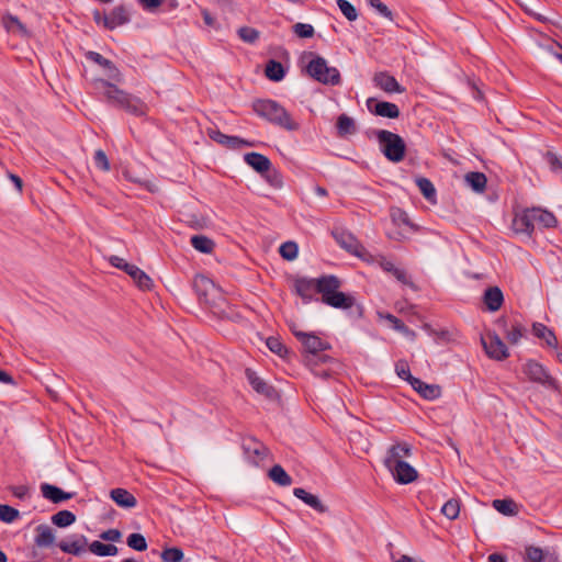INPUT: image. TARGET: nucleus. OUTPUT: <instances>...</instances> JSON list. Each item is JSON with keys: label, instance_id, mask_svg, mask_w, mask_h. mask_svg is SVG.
<instances>
[{"label": "nucleus", "instance_id": "nucleus-1", "mask_svg": "<svg viewBox=\"0 0 562 562\" xmlns=\"http://www.w3.org/2000/svg\"><path fill=\"white\" fill-rule=\"evenodd\" d=\"M555 216L540 207H532L517 213L513 220V229L518 234L531 236L536 227H554Z\"/></svg>", "mask_w": 562, "mask_h": 562}, {"label": "nucleus", "instance_id": "nucleus-2", "mask_svg": "<svg viewBox=\"0 0 562 562\" xmlns=\"http://www.w3.org/2000/svg\"><path fill=\"white\" fill-rule=\"evenodd\" d=\"M111 80L99 79L98 82L104 89L103 95L111 104L122 108L135 115H143L147 111V106L138 98L117 88Z\"/></svg>", "mask_w": 562, "mask_h": 562}, {"label": "nucleus", "instance_id": "nucleus-3", "mask_svg": "<svg viewBox=\"0 0 562 562\" xmlns=\"http://www.w3.org/2000/svg\"><path fill=\"white\" fill-rule=\"evenodd\" d=\"M252 109L257 115L282 128L288 131L299 130V123H296L289 112L276 101L257 100L254 102Z\"/></svg>", "mask_w": 562, "mask_h": 562}, {"label": "nucleus", "instance_id": "nucleus-4", "mask_svg": "<svg viewBox=\"0 0 562 562\" xmlns=\"http://www.w3.org/2000/svg\"><path fill=\"white\" fill-rule=\"evenodd\" d=\"M294 336L301 341L304 350L306 351L305 362L308 367L317 362H326L329 360L327 356H318V352L329 348L327 341L321 339L313 333H305L302 330H294Z\"/></svg>", "mask_w": 562, "mask_h": 562}, {"label": "nucleus", "instance_id": "nucleus-5", "mask_svg": "<svg viewBox=\"0 0 562 562\" xmlns=\"http://www.w3.org/2000/svg\"><path fill=\"white\" fill-rule=\"evenodd\" d=\"M376 136L380 148L389 160L393 162L403 160L406 146L400 135L382 130L378 132Z\"/></svg>", "mask_w": 562, "mask_h": 562}, {"label": "nucleus", "instance_id": "nucleus-6", "mask_svg": "<svg viewBox=\"0 0 562 562\" xmlns=\"http://www.w3.org/2000/svg\"><path fill=\"white\" fill-rule=\"evenodd\" d=\"M306 69L312 78L322 83L335 86L340 82V74L338 69L335 67H329L323 57H314L308 63Z\"/></svg>", "mask_w": 562, "mask_h": 562}, {"label": "nucleus", "instance_id": "nucleus-7", "mask_svg": "<svg viewBox=\"0 0 562 562\" xmlns=\"http://www.w3.org/2000/svg\"><path fill=\"white\" fill-rule=\"evenodd\" d=\"M486 355L497 361H502L509 356L508 349L499 336L495 333H487L481 338Z\"/></svg>", "mask_w": 562, "mask_h": 562}, {"label": "nucleus", "instance_id": "nucleus-8", "mask_svg": "<svg viewBox=\"0 0 562 562\" xmlns=\"http://www.w3.org/2000/svg\"><path fill=\"white\" fill-rule=\"evenodd\" d=\"M333 234L341 248L359 258H366L367 250L351 233L344 229H336Z\"/></svg>", "mask_w": 562, "mask_h": 562}, {"label": "nucleus", "instance_id": "nucleus-9", "mask_svg": "<svg viewBox=\"0 0 562 562\" xmlns=\"http://www.w3.org/2000/svg\"><path fill=\"white\" fill-rule=\"evenodd\" d=\"M86 57L87 59L100 66L104 77L106 78L105 80H111L113 82L123 81V76L117 67L111 60L104 58L101 54L90 50L86 53Z\"/></svg>", "mask_w": 562, "mask_h": 562}, {"label": "nucleus", "instance_id": "nucleus-10", "mask_svg": "<svg viewBox=\"0 0 562 562\" xmlns=\"http://www.w3.org/2000/svg\"><path fill=\"white\" fill-rule=\"evenodd\" d=\"M387 470L392 473L394 480L400 484H409L416 481L418 477L417 470L405 460L395 463V465Z\"/></svg>", "mask_w": 562, "mask_h": 562}, {"label": "nucleus", "instance_id": "nucleus-11", "mask_svg": "<svg viewBox=\"0 0 562 562\" xmlns=\"http://www.w3.org/2000/svg\"><path fill=\"white\" fill-rule=\"evenodd\" d=\"M372 81L374 86L386 93H403L405 88L402 87L397 80L385 71L376 72Z\"/></svg>", "mask_w": 562, "mask_h": 562}, {"label": "nucleus", "instance_id": "nucleus-12", "mask_svg": "<svg viewBox=\"0 0 562 562\" xmlns=\"http://www.w3.org/2000/svg\"><path fill=\"white\" fill-rule=\"evenodd\" d=\"M411 453L412 449L408 443H395L387 449L386 456L384 458V465L386 469H390L395 465V463L404 461L411 456Z\"/></svg>", "mask_w": 562, "mask_h": 562}, {"label": "nucleus", "instance_id": "nucleus-13", "mask_svg": "<svg viewBox=\"0 0 562 562\" xmlns=\"http://www.w3.org/2000/svg\"><path fill=\"white\" fill-rule=\"evenodd\" d=\"M525 562H557L558 554L550 549H541L536 546H527L524 554Z\"/></svg>", "mask_w": 562, "mask_h": 562}, {"label": "nucleus", "instance_id": "nucleus-14", "mask_svg": "<svg viewBox=\"0 0 562 562\" xmlns=\"http://www.w3.org/2000/svg\"><path fill=\"white\" fill-rule=\"evenodd\" d=\"M367 105H368V109L375 115L389 117V119H397L400 116L398 106L394 103L386 102V101L378 102L371 98V99H368Z\"/></svg>", "mask_w": 562, "mask_h": 562}, {"label": "nucleus", "instance_id": "nucleus-15", "mask_svg": "<svg viewBox=\"0 0 562 562\" xmlns=\"http://www.w3.org/2000/svg\"><path fill=\"white\" fill-rule=\"evenodd\" d=\"M88 540L85 536H71L58 543L59 549L68 554L81 555L86 552Z\"/></svg>", "mask_w": 562, "mask_h": 562}, {"label": "nucleus", "instance_id": "nucleus-16", "mask_svg": "<svg viewBox=\"0 0 562 562\" xmlns=\"http://www.w3.org/2000/svg\"><path fill=\"white\" fill-rule=\"evenodd\" d=\"M244 451L247 458L255 464H258L268 456L267 447L262 442L252 438L247 439L244 442Z\"/></svg>", "mask_w": 562, "mask_h": 562}, {"label": "nucleus", "instance_id": "nucleus-17", "mask_svg": "<svg viewBox=\"0 0 562 562\" xmlns=\"http://www.w3.org/2000/svg\"><path fill=\"white\" fill-rule=\"evenodd\" d=\"M522 371L533 382L541 384H549L551 382L544 368L536 361L530 360L526 362Z\"/></svg>", "mask_w": 562, "mask_h": 562}, {"label": "nucleus", "instance_id": "nucleus-18", "mask_svg": "<svg viewBox=\"0 0 562 562\" xmlns=\"http://www.w3.org/2000/svg\"><path fill=\"white\" fill-rule=\"evenodd\" d=\"M130 20L128 11L124 7H116L109 15L103 18V26L113 30L120 25L127 23Z\"/></svg>", "mask_w": 562, "mask_h": 562}, {"label": "nucleus", "instance_id": "nucleus-19", "mask_svg": "<svg viewBox=\"0 0 562 562\" xmlns=\"http://www.w3.org/2000/svg\"><path fill=\"white\" fill-rule=\"evenodd\" d=\"M294 289L297 295L308 302L317 292V279L299 278L294 281Z\"/></svg>", "mask_w": 562, "mask_h": 562}, {"label": "nucleus", "instance_id": "nucleus-20", "mask_svg": "<svg viewBox=\"0 0 562 562\" xmlns=\"http://www.w3.org/2000/svg\"><path fill=\"white\" fill-rule=\"evenodd\" d=\"M340 288V281L335 276H325L317 279V292L322 294V301L326 300V296H330L336 293Z\"/></svg>", "mask_w": 562, "mask_h": 562}, {"label": "nucleus", "instance_id": "nucleus-21", "mask_svg": "<svg viewBox=\"0 0 562 562\" xmlns=\"http://www.w3.org/2000/svg\"><path fill=\"white\" fill-rule=\"evenodd\" d=\"M483 302L490 312H496L503 305V292L498 286H490L484 292Z\"/></svg>", "mask_w": 562, "mask_h": 562}, {"label": "nucleus", "instance_id": "nucleus-22", "mask_svg": "<svg viewBox=\"0 0 562 562\" xmlns=\"http://www.w3.org/2000/svg\"><path fill=\"white\" fill-rule=\"evenodd\" d=\"M244 160L260 175H265L271 168V161L269 158L259 153H248L244 156Z\"/></svg>", "mask_w": 562, "mask_h": 562}, {"label": "nucleus", "instance_id": "nucleus-23", "mask_svg": "<svg viewBox=\"0 0 562 562\" xmlns=\"http://www.w3.org/2000/svg\"><path fill=\"white\" fill-rule=\"evenodd\" d=\"M41 492L46 499H49L55 504L72 498L71 493L64 492L61 488L48 483L41 485Z\"/></svg>", "mask_w": 562, "mask_h": 562}, {"label": "nucleus", "instance_id": "nucleus-24", "mask_svg": "<svg viewBox=\"0 0 562 562\" xmlns=\"http://www.w3.org/2000/svg\"><path fill=\"white\" fill-rule=\"evenodd\" d=\"M293 494L295 497L304 502L307 506L312 507L316 512H327V507L322 503V501L316 495L306 492L304 488L296 487L293 490Z\"/></svg>", "mask_w": 562, "mask_h": 562}, {"label": "nucleus", "instance_id": "nucleus-25", "mask_svg": "<svg viewBox=\"0 0 562 562\" xmlns=\"http://www.w3.org/2000/svg\"><path fill=\"white\" fill-rule=\"evenodd\" d=\"M110 496L117 506L123 508H133L137 505L135 496L125 488H114L110 492Z\"/></svg>", "mask_w": 562, "mask_h": 562}, {"label": "nucleus", "instance_id": "nucleus-26", "mask_svg": "<svg viewBox=\"0 0 562 562\" xmlns=\"http://www.w3.org/2000/svg\"><path fill=\"white\" fill-rule=\"evenodd\" d=\"M412 386L426 400H436L441 395V390L438 385L427 384L419 379H414Z\"/></svg>", "mask_w": 562, "mask_h": 562}, {"label": "nucleus", "instance_id": "nucleus-27", "mask_svg": "<svg viewBox=\"0 0 562 562\" xmlns=\"http://www.w3.org/2000/svg\"><path fill=\"white\" fill-rule=\"evenodd\" d=\"M325 304L335 307L347 310L355 304V299L351 295L345 294L339 290L330 296H326Z\"/></svg>", "mask_w": 562, "mask_h": 562}, {"label": "nucleus", "instance_id": "nucleus-28", "mask_svg": "<svg viewBox=\"0 0 562 562\" xmlns=\"http://www.w3.org/2000/svg\"><path fill=\"white\" fill-rule=\"evenodd\" d=\"M140 290H149L153 286V280L137 266L132 265L126 272Z\"/></svg>", "mask_w": 562, "mask_h": 562}, {"label": "nucleus", "instance_id": "nucleus-29", "mask_svg": "<svg viewBox=\"0 0 562 562\" xmlns=\"http://www.w3.org/2000/svg\"><path fill=\"white\" fill-rule=\"evenodd\" d=\"M532 333L536 337L543 339L549 347L555 348L558 345L554 333L541 323L532 325Z\"/></svg>", "mask_w": 562, "mask_h": 562}, {"label": "nucleus", "instance_id": "nucleus-30", "mask_svg": "<svg viewBox=\"0 0 562 562\" xmlns=\"http://www.w3.org/2000/svg\"><path fill=\"white\" fill-rule=\"evenodd\" d=\"M247 379L250 385L260 394H265L266 396H271L273 393V389L269 386L261 378L256 375V373L251 370H246Z\"/></svg>", "mask_w": 562, "mask_h": 562}, {"label": "nucleus", "instance_id": "nucleus-31", "mask_svg": "<svg viewBox=\"0 0 562 562\" xmlns=\"http://www.w3.org/2000/svg\"><path fill=\"white\" fill-rule=\"evenodd\" d=\"M269 477L280 486H289L292 484L291 476L279 464H276L270 469Z\"/></svg>", "mask_w": 562, "mask_h": 562}, {"label": "nucleus", "instance_id": "nucleus-32", "mask_svg": "<svg viewBox=\"0 0 562 562\" xmlns=\"http://www.w3.org/2000/svg\"><path fill=\"white\" fill-rule=\"evenodd\" d=\"M2 24L9 32L19 33L24 36L29 35L26 27L19 21L16 16L10 14L3 16Z\"/></svg>", "mask_w": 562, "mask_h": 562}, {"label": "nucleus", "instance_id": "nucleus-33", "mask_svg": "<svg viewBox=\"0 0 562 562\" xmlns=\"http://www.w3.org/2000/svg\"><path fill=\"white\" fill-rule=\"evenodd\" d=\"M465 182L476 192H483L486 187V177L482 172H469L465 175Z\"/></svg>", "mask_w": 562, "mask_h": 562}, {"label": "nucleus", "instance_id": "nucleus-34", "mask_svg": "<svg viewBox=\"0 0 562 562\" xmlns=\"http://www.w3.org/2000/svg\"><path fill=\"white\" fill-rule=\"evenodd\" d=\"M191 245L194 249L203 254L212 252L214 248V243L206 236L203 235H194L191 237Z\"/></svg>", "mask_w": 562, "mask_h": 562}, {"label": "nucleus", "instance_id": "nucleus-35", "mask_svg": "<svg viewBox=\"0 0 562 562\" xmlns=\"http://www.w3.org/2000/svg\"><path fill=\"white\" fill-rule=\"evenodd\" d=\"M504 334L508 342L516 345L525 336L526 328L519 323H514L509 328L504 330Z\"/></svg>", "mask_w": 562, "mask_h": 562}, {"label": "nucleus", "instance_id": "nucleus-36", "mask_svg": "<svg viewBox=\"0 0 562 562\" xmlns=\"http://www.w3.org/2000/svg\"><path fill=\"white\" fill-rule=\"evenodd\" d=\"M265 74L270 80L280 81L284 77V68L281 63L269 60L266 66Z\"/></svg>", "mask_w": 562, "mask_h": 562}, {"label": "nucleus", "instance_id": "nucleus-37", "mask_svg": "<svg viewBox=\"0 0 562 562\" xmlns=\"http://www.w3.org/2000/svg\"><path fill=\"white\" fill-rule=\"evenodd\" d=\"M76 521V515L69 510H60L52 516V522L59 527L65 528Z\"/></svg>", "mask_w": 562, "mask_h": 562}, {"label": "nucleus", "instance_id": "nucleus-38", "mask_svg": "<svg viewBox=\"0 0 562 562\" xmlns=\"http://www.w3.org/2000/svg\"><path fill=\"white\" fill-rule=\"evenodd\" d=\"M89 550L99 557H109V555H115L117 553V548L113 544H104L100 541H93L89 546Z\"/></svg>", "mask_w": 562, "mask_h": 562}, {"label": "nucleus", "instance_id": "nucleus-39", "mask_svg": "<svg viewBox=\"0 0 562 562\" xmlns=\"http://www.w3.org/2000/svg\"><path fill=\"white\" fill-rule=\"evenodd\" d=\"M55 541L53 530L48 526H40L37 528L36 543L40 547H48Z\"/></svg>", "mask_w": 562, "mask_h": 562}, {"label": "nucleus", "instance_id": "nucleus-40", "mask_svg": "<svg viewBox=\"0 0 562 562\" xmlns=\"http://www.w3.org/2000/svg\"><path fill=\"white\" fill-rule=\"evenodd\" d=\"M441 513L450 520H454L460 514V502L457 498L447 501L441 507Z\"/></svg>", "mask_w": 562, "mask_h": 562}, {"label": "nucleus", "instance_id": "nucleus-41", "mask_svg": "<svg viewBox=\"0 0 562 562\" xmlns=\"http://www.w3.org/2000/svg\"><path fill=\"white\" fill-rule=\"evenodd\" d=\"M493 507L503 515L513 516L516 515V504L512 499H495L493 501Z\"/></svg>", "mask_w": 562, "mask_h": 562}, {"label": "nucleus", "instance_id": "nucleus-42", "mask_svg": "<svg viewBox=\"0 0 562 562\" xmlns=\"http://www.w3.org/2000/svg\"><path fill=\"white\" fill-rule=\"evenodd\" d=\"M337 128L340 136L352 134L356 131L353 120L346 114H341L338 117Z\"/></svg>", "mask_w": 562, "mask_h": 562}, {"label": "nucleus", "instance_id": "nucleus-43", "mask_svg": "<svg viewBox=\"0 0 562 562\" xmlns=\"http://www.w3.org/2000/svg\"><path fill=\"white\" fill-rule=\"evenodd\" d=\"M279 251L283 259L292 261L297 257L299 247L294 241H285L280 246Z\"/></svg>", "mask_w": 562, "mask_h": 562}, {"label": "nucleus", "instance_id": "nucleus-44", "mask_svg": "<svg viewBox=\"0 0 562 562\" xmlns=\"http://www.w3.org/2000/svg\"><path fill=\"white\" fill-rule=\"evenodd\" d=\"M391 217H392V222L400 228L402 226H405L409 229H415V226L409 222V218L404 211H402L400 209L393 210L391 213Z\"/></svg>", "mask_w": 562, "mask_h": 562}, {"label": "nucleus", "instance_id": "nucleus-45", "mask_svg": "<svg viewBox=\"0 0 562 562\" xmlns=\"http://www.w3.org/2000/svg\"><path fill=\"white\" fill-rule=\"evenodd\" d=\"M416 184L419 188V190L423 193V195L427 200L431 201L435 198L436 190H435L434 184L430 182V180H428L426 178H417L416 179Z\"/></svg>", "mask_w": 562, "mask_h": 562}, {"label": "nucleus", "instance_id": "nucleus-46", "mask_svg": "<svg viewBox=\"0 0 562 562\" xmlns=\"http://www.w3.org/2000/svg\"><path fill=\"white\" fill-rule=\"evenodd\" d=\"M160 557L164 562H181L184 554L181 549L173 547L165 549Z\"/></svg>", "mask_w": 562, "mask_h": 562}, {"label": "nucleus", "instance_id": "nucleus-47", "mask_svg": "<svg viewBox=\"0 0 562 562\" xmlns=\"http://www.w3.org/2000/svg\"><path fill=\"white\" fill-rule=\"evenodd\" d=\"M127 546L136 551H145L147 549V542L143 535L131 533L127 537Z\"/></svg>", "mask_w": 562, "mask_h": 562}, {"label": "nucleus", "instance_id": "nucleus-48", "mask_svg": "<svg viewBox=\"0 0 562 562\" xmlns=\"http://www.w3.org/2000/svg\"><path fill=\"white\" fill-rule=\"evenodd\" d=\"M337 5L341 13L349 21H355L358 18V12L356 8L347 0H337Z\"/></svg>", "mask_w": 562, "mask_h": 562}, {"label": "nucleus", "instance_id": "nucleus-49", "mask_svg": "<svg viewBox=\"0 0 562 562\" xmlns=\"http://www.w3.org/2000/svg\"><path fill=\"white\" fill-rule=\"evenodd\" d=\"M20 516L18 509L9 506V505H0V520L4 522H12Z\"/></svg>", "mask_w": 562, "mask_h": 562}, {"label": "nucleus", "instance_id": "nucleus-50", "mask_svg": "<svg viewBox=\"0 0 562 562\" xmlns=\"http://www.w3.org/2000/svg\"><path fill=\"white\" fill-rule=\"evenodd\" d=\"M239 37L246 43H255L259 37L256 29L244 26L238 30Z\"/></svg>", "mask_w": 562, "mask_h": 562}, {"label": "nucleus", "instance_id": "nucleus-51", "mask_svg": "<svg viewBox=\"0 0 562 562\" xmlns=\"http://www.w3.org/2000/svg\"><path fill=\"white\" fill-rule=\"evenodd\" d=\"M266 181L276 189H281L283 187L282 176L277 170H269L265 175H262Z\"/></svg>", "mask_w": 562, "mask_h": 562}, {"label": "nucleus", "instance_id": "nucleus-52", "mask_svg": "<svg viewBox=\"0 0 562 562\" xmlns=\"http://www.w3.org/2000/svg\"><path fill=\"white\" fill-rule=\"evenodd\" d=\"M267 347L274 353L279 355L280 357H284L288 352L284 345L280 341L279 338L276 337H269L267 339Z\"/></svg>", "mask_w": 562, "mask_h": 562}, {"label": "nucleus", "instance_id": "nucleus-53", "mask_svg": "<svg viewBox=\"0 0 562 562\" xmlns=\"http://www.w3.org/2000/svg\"><path fill=\"white\" fill-rule=\"evenodd\" d=\"M294 33L302 38H308L314 35V27L311 24L296 23L293 26Z\"/></svg>", "mask_w": 562, "mask_h": 562}, {"label": "nucleus", "instance_id": "nucleus-54", "mask_svg": "<svg viewBox=\"0 0 562 562\" xmlns=\"http://www.w3.org/2000/svg\"><path fill=\"white\" fill-rule=\"evenodd\" d=\"M94 164L95 166L101 169L102 171H109L110 170V161L105 155V153L102 149H98L94 153Z\"/></svg>", "mask_w": 562, "mask_h": 562}, {"label": "nucleus", "instance_id": "nucleus-55", "mask_svg": "<svg viewBox=\"0 0 562 562\" xmlns=\"http://www.w3.org/2000/svg\"><path fill=\"white\" fill-rule=\"evenodd\" d=\"M395 370H396L397 375L401 379L406 380L411 385H412V381L414 379H416L415 376H413L411 374L409 368L405 361H398L396 363Z\"/></svg>", "mask_w": 562, "mask_h": 562}, {"label": "nucleus", "instance_id": "nucleus-56", "mask_svg": "<svg viewBox=\"0 0 562 562\" xmlns=\"http://www.w3.org/2000/svg\"><path fill=\"white\" fill-rule=\"evenodd\" d=\"M254 144L246 140V139H243L238 136H228L227 135V139L225 140V144L224 146H226L227 148H231V149H237V148H241L244 146H252Z\"/></svg>", "mask_w": 562, "mask_h": 562}, {"label": "nucleus", "instance_id": "nucleus-57", "mask_svg": "<svg viewBox=\"0 0 562 562\" xmlns=\"http://www.w3.org/2000/svg\"><path fill=\"white\" fill-rule=\"evenodd\" d=\"M384 318L390 322V324L392 325V327L394 329L405 333V334H412V331L394 315L386 314L384 316Z\"/></svg>", "mask_w": 562, "mask_h": 562}, {"label": "nucleus", "instance_id": "nucleus-58", "mask_svg": "<svg viewBox=\"0 0 562 562\" xmlns=\"http://www.w3.org/2000/svg\"><path fill=\"white\" fill-rule=\"evenodd\" d=\"M368 3L370 4L371 8L375 9L381 15L389 19L392 18V12L380 0H368Z\"/></svg>", "mask_w": 562, "mask_h": 562}, {"label": "nucleus", "instance_id": "nucleus-59", "mask_svg": "<svg viewBox=\"0 0 562 562\" xmlns=\"http://www.w3.org/2000/svg\"><path fill=\"white\" fill-rule=\"evenodd\" d=\"M194 284H195V288L198 289V291H201V290H203L205 292H207L209 290L215 291V285L213 284V282L205 277L196 278L194 281Z\"/></svg>", "mask_w": 562, "mask_h": 562}, {"label": "nucleus", "instance_id": "nucleus-60", "mask_svg": "<svg viewBox=\"0 0 562 562\" xmlns=\"http://www.w3.org/2000/svg\"><path fill=\"white\" fill-rule=\"evenodd\" d=\"M109 262L117 268V269H121L125 272H127L128 268L132 266L131 263L126 262L123 258L119 257V256H110L109 257Z\"/></svg>", "mask_w": 562, "mask_h": 562}, {"label": "nucleus", "instance_id": "nucleus-61", "mask_svg": "<svg viewBox=\"0 0 562 562\" xmlns=\"http://www.w3.org/2000/svg\"><path fill=\"white\" fill-rule=\"evenodd\" d=\"M207 135L214 142L224 145L227 139V135L223 134L215 127L207 128Z\"/></svg>", "mask_w": 562, "mask_h": 562}, {"label": "nucleus", "instance_id": "nucleus-62", "mask_svg": "<svg viewBox=\"0 0 562 562\" xmlns=\"http://www.w3.org/2000/svg\"><path fill=\"white\" fill-rule=\"evenodd\" d=\"M100 538L106 541H119L121 532L117 529H109L100 535Z\"/></svg>", "mask_w": 562, "mask_h": 562}, {"label": "nucleus", "instance_id": "nucleus-63", "mask_svg": "<svg viewBox=\"0 0 562 562\" xmlns=\"http://www.w3.org/2000/svg\"><path fill=\"white\" fill-rule=\"evenodd\" d=\"M547 160L553 171H558V170L562 169V162H561L560 158L558 156H555L554 154L548 153Z\"/></svg>", "mask_w": 562, "mask_h": 562}, {"label": "nucleus", "instance_id": "nucleus-64", "mask_svg": "<svg viewBox=\"0 0 562 562\" xmlns=\"http://www.w3.org/2000/svg\"><path fill=\"white\" fill-rule=\"evenodd\" d=\"M164 0H139L140 4L145 10L154 11L156 10Z\"/></svg>", "mask_w": 562, "mask_h": 562}]
</instances>
